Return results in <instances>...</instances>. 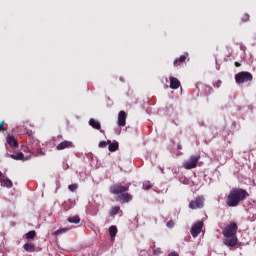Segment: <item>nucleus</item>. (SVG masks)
I'll return each instance as SVG.
<instances>
[{
  "instance_id": "f257e3e1",
  "label": "nucleus",
  "mask_w": 256,
  "mask_h": 256,
  "mask_svg": "<svg viewBox=\"0 0 256 256\" xmlns=\"http://www.w3.org/2000/svg\"><path fill=\"white\" fill-rule=\"evenodd\" d=\"M249 197V192L243 188H232L226 197L228 207H238V205Z\"/></svg>"
},
{
  "instance_id": "f03ea898",
  "label": "nucleus",
  "mask_w": 256,
  "mask_h": 256,
  "mask_svg": "<svg viewBox=\"0 0 256 256\" xmlns=\"http://www.w3.org/2000/svg\"><path fill=\"white\" fill-rule=\"evenodd\" d=\"M237 229L239 227L235 222H231L223 229L222 234L226 238L224 239V245L227 247H235L237 245Z\"/></svg>"
},
{
  "instance_id": "7ed1b4c3",
  "label": "nucleus",
  "mask_w": 256,
  "mask_h": 256,
  "mask_svg": "<svg viewBox=\"0 0 256 256\" xmlns=\"http://www.w3.org/2000/svg\"><path fill=\"white\" fill-rule=\"evenodd\" d=\"M130 187L131 184H126L123 186L121 183H117L110 186V193H112V195H123L124 193H127V191H129Z\"/></svg>"
},
{
  "instance_id": "20e7f679",
  "label": "nucleus",
  "mask_w": 256,
  "mask_h": 256,
  "mask_svg": "<svg viewBox=\"0 0 256 256\" xmlns=\"http://www.w3.org/2000/svg\"><path fill=\"white\" fill-rule=\"evenodd\" d=\"M235 81L238 84L241 83H250V81H253V74L250 72L242 71L235 75Z\"/></svg>"
},
{
  "instance_id": "39448f33",
  "label": "nucleus",
  "mask_w": 256,
  "mask_h": 256,
  "mask_svg": "<svg viewBox=\"0 0 256 256\" xmlns=\"http://www.w3.org/2000/svg\"><path fill=\"white\" fill-rule=\"evenodd\" d=\"M200 159H201L200 154L190 156V158L183 163V168L187 170L195 169Z\"/></svg>"
},
{
  "instance_id": "423d86ee",
  "label": "nucleus",
  "mask_w": 256,
  "mask_h": 256,
  "mask_svg": "<svg viewBox=\"0 0 256 256\" xmlns=\"http://www.w3.org/2000/svg\"><path fill=\"white\" fill-rule=\"evenodd\" d=\"M205 205V197L197 196L194 200H191L189 203V209H203Z\"/></svg>"
},
{
  "instance_id": "0eeeda50",
  "label": "nucleus",
  "mask_w": 256,
  "mask_h": 256,
  "mask_svg": "<svg viewBox=\"0 0 256 256\" xmlns=\"http://www.w3.org/2000/svg\"><path fill=\"white\" fill-rule=\"evenodd\" d=\"M202 229H203V222L202 221H198V222L194 223L192 225L191 230H190V233H191L192 237H194V238L199 237Z\"/></svg>"
},
{
  "instance_id": "6e6552de",
  "label": "nucleus",
  "mask_w": 256,
  "mask_h": 256,
  "mask_svg": "<svg viewBox=\"0 0 256 256\" xmlns=\"http://www.w3.org/2000/svg\"><path fill=\"white\" fill-rule=\"evenodd\" d=\"M6 157H10V159H14V161H27V159H29V157L25 158L23 152H16L14 154L6 153Z\"/></svg>"
},
{
  "instance_id": "1a4fd4ad",
  "label": "nucleus",
  "mask_w": 256,
  "mask_h": 256,
  "mask_svg": "<svg viewBox=\"0 0 256 256\" xmlns=\"http://www.w3.org/2000/svg\"><path fill=\"white\" fill-rule=\"evenodd\" d=\"M75 145L69 140H64L56 146L57 151H63V149H73Z\"/></svg>"
},
{
  "instance_id": "9d476101",
  "label": "nucleus",
  "mask_w": 256,
  "mask_h": 256,
  "mask_svg": "<svg viewBox=\"0 0 256 256\" xmlns=\"http://www.w3.org/2000/svg\"><path fill=\"white\" fill-rule=\"evenodd\" d=\"M187 59H189V53H184L183 55H181L179 58H176L174 60V67H179L181 65H183V63H185L187 61Z\"/></svg>"
},
{
  "instance_id": "9b49d317",
  "label": "nucleus",
  "mask_w": 256,
  "mask_h": 256,
  "mask_svg": "<svg viewBox=\"0 0 256 256\" xmlns=\"http://www.w3.org/2000/svg\"><path fill=\"white\" fill-rule=\"evenodd\" d=\"M127 125V113L125 111H120L118 114V126L125 127Z\"/></svg>"
},
{
  "instance_id": "f8f14e48",
  "label": "nucleus",
  "mask_w": 256,
  "mask_h": 256,
  "mask_svg": "<svg viewBox=\"0 0 256 256\" xmlns=\"http://www.w3.org/2000/svg\"><path fill=\"white\" fill-rule=\"evenodd\" d=\"M6 141L12 149H17V147H19V142L15 139V136L11 134L7 136Z\"/></svg>"
},
{
  "instance_id": "ddd939ff",
  "label": "nucleus",
  "mask_w": 256,
  "mask_h": 256,
  "mask_svg": "<svg viewBox=\"0 0 256 256\" xmlns=\"http://www.w3.org/2000/svg\"><path fill=\"white\" fill-rule=\"evenodd\" d=\"M117 201H122V203H129V201H133V195L124 192L122 195L117 197Z\"/></svg>"
},
{
  "instance_id": "4468645a",
  "label": "nucleus",
  "mask_w": 256,
  "mask_h": 256,
  "mask_svg": "<svg viewBox=\"0 0 256 256\" xmlns=\"http://www.w3.org/2000/svg\"><path fill=\"white\" fill-rule=\"evenodd\" d=\"M179 87H181V81L173 76H170V89H179Z\"/></svg>"
},
{
  "instance_id": "2eb2a0df",
  "label": "nucleus",
  "mask_w": 256,
  "mask_h": 256,
  "mask_svg": "<svg viewBox=\"0 0 256 256\" xmlns=\"http://www.w3.org/2000/svg\"><path fill=\"white\" fill-rule=\"evenodd\" d=\"M89 126L98 131L101 130V123L93 118L89 120Z\"/></svg>"
},
{
  "instance_id": "dca6fc26",
  "label": "nucleus",
  "mask_w": 256,
  "mask_h": 256,
  "mask_svg": "<svg viewBox=\"0 0 256 256\" xmlns=\"http://www.w3.org/2000/svg\"><path fill=\"white\" fill-rule=\"evenodd\" d=\"M108 150L113 153L115 151H117V149H119V142H111V140H108Z\"/></svg>"
},
{
  "instance_id": "f3484780",
  "label": "nucleus",
  "mask_w": 256,
  "mask_h": 256,
  "mask_svg": "<svg viewBox=\"0 0 256 256\" xmlns=\"http://www.w3.org/2000/svg\"><path fill=\"white\" fill-rule=\"evenodd\" d=\"M24 249L28 253H35V244L32 243H26L24 244Z\"/></svg>"
},
{
  "instance_id": "a211bd4d",
  "label": "nucleus",
  "mask_w": 256,
  "mask_h": 256,
  "mask_svg": "<svg viewBox=\"0 0 256 256\" xmlns=\"http://www.w3.org/2000/svg\"><path fill=\"white\" fill-rule=\"evenodd\" d=\"M67 221L68 223H74L75 225H77L78 223H81V218L79 216H72L68 217Z\"/></svg>"
},
{
  "instance_id": "6ab92c4d",
  "label": "nucleus",
  "mask_w": 256,
  "mask_h": 256,
  "mask_svg": "<svg viewBox=\"0 0 256 256\" xmlns=\"http://www.w3.org/2000/svg\"><path fill=\"white\" fill-rule=\"evenodd\" d=\"M109 235L111 239L117 236V226H110L109 227Z\"/></svg>"
},
{
  "instance_id": "aec40b11",
  "label": "nucleus",
  "mask_w": 256,
  "mask_h": 256,
  "mask_svg": "<svg viewBox=\"0 0 256 256\" xmlns=\"http://www.w3.org/2000/svg\"><path fill=\"white\" fill-rule=\"evenodd\" d=\"M119 211H121V207L119 206H115L110 210V216L111 217H115V215H117L119 213Z\"/></svg>"
},
{
  "instance_id": "412c9836",
  "label": "nucleus",
  "mask_w": 256,
  "mask_h": 256,
  "mask_svg": "<svg viewBox=\"0 0 256 256\" xmlns=\"http://www.w3.org/2000/svg\"><path fill=\"white\" fill-rule=\"evenodd\" d=\"M0 182H3L5 187H8V189L13 187V182L11 180H9V178H5L4 180L0 179Z\"/></svg>"
},
{
  "instance_id": "4be33fe9",
  "label": "nucleus",
  "mask_w": 256,
  "mask_h": 256,
  "mask_svg": "<svg viewBox=\"0 0 256 256\" xmlns=\"http://www.w3.org/2000/svg\"><path fill=\"white\" fill-rule=\"evenodd\" d=\"M67 231H69V228H60L53 232V235H63V233H67Z\"/></svg>"
},
{
  "instance_id": "5701e85b",
  "label": "nucleus",
  "mask_w": 256,
  "mask_h": 256,
  "mask_svg": "<svg viewBox=\"0 0 256 256\" xmlns=\"http://www.w3.org/2000/svg\"><path fill=\"white\" fill-rule=\"evenodd\" d=\"M36 236L37 232H35V230L26 233V239H35Z\"/></svg>"
},
{
  "instance_id": "b1692460",
  "label": "nucleus",
  "mask_w": 256,
  "mask_h": 256,
  "mask_svg": "<svg viewBox=\"0 0 256 256\" xmlns=\"http://www.w3.org/2000/svg\"><path fill=\"white\" fill-rule=\"evenodd\" d=\"M107 145H109V140H108V141H101V142L99 143V147H100L101 149H105V147H107Z\"/></svg>"
},
{
  "instance_id": "393cba45",
  "label": "nucleus",
  "mask_w": 256,
  "mask_h": 256,
  "mask_svg": "<svg viewBox=\"0 0 256 256\" xmlns=\"http://www.w3.org/2000/svg\"><path fill=\"white\" fill-rule=\"evenodd\" d=\"M242 23H247L249 21V14H243L241 17Z\"/></svg>"
},
{
  "instance_id": "a878e982",
  "label": "nucleus",
  "mask_w": 256,
  "mask_h": 256,
  "mask_svg": "<svg viewBox=\"0 0 256 256\" xmlns=\"http://www.w3.org/2000/svg\"><path fill=\"white\" fill-rule=\"evenodd\" d=\"M77 187V184H71L68 186V189L73 193V191H77Z\"/></svg>"
},
{
  "instance_id": "bb28decb",
  "label": "nucleus",
  "mask_w": 256,
  "mask_h": 256,
  "mask_svg": "<svg viewBox=\"0 0 256 256\" xmlns=\"http://www.w3.org/2000/svg\"><path fill=\"white\" fill-rule=\"evenodd\" d=\"M167 227L169 229H173V227H175V222H173V220H170L167 222Z\"/></svg>"
},
{
  "instance_id": "cd10ccee",
  "label": "nucleus",
  "mask_w": 256,
  "mask_h": 256,
  "mask_svg": "<svg viewBox=\"0 0 256 256\" xmlns=\"http://www.w3.org/2000/svg\"><path fill=\"white\" fill-rule=\"evenodd\" d=\"M152 188H153V185L151 184H143V189H145L146 191H149Z\"/></svg>"
},
{
  "instance_id": "c85d7f7f",
  "label": "nucleus",
  "mask_w": 256,
  "mask_h": 256,
  "mask_svg": "<svg viewBox=\"0 0 256 256\" xmlns=\"http://www.w3.org/2000/svg\"><path fill=\"white\" fill-rule=\"evenodd\" d=\"M5 125V120L0 122V131H7V128L3 127Z\"/></svg>"
},
{
  "instance_id": "c756f323",
  "label": "nucleus",
  "mask_w": 256,
  "mask_h": 256,
  "mask_svg": "<svg viewBox=\"0 0 256 256\" xmlns=\"http://www.w3.org/2000/svg\"><path fill=\"white\" fill-rule=\"evenodd\" d=\"M214 87L216 89H219V87H221V80H218L215 84H214Z\"/></svg>"
},
{
  "instance_id": "7c9ffc66",
  "label": "nucleus",
  "mask_w": 256,
  "mask_h": 256,
  "mask_svg": "<svg viewBox=\"0 0 256 256\" xmlns=\"http://www.w3.org/2000/svg\"><path fill=\"white\" fill-rule=\"evenodd\" d=\"M168 256H179V254L177 252H171Z\"/></svg>"
},
{
  "instance_id": "2f4dec72",
  "label": "nucleus",
  "mask_w": 256,
  "mask_h": 256,
  "mask_svg": "<svg viewBox=\"0 0 256 256\" xmlns=\"http://www.w3.org/2000/svg\"><path fill=\"white\" fill-rule=\"evenodd\" d=\"M177 149H178V151H181V149H183V146H181V144H178Z\"/></svg>"
},
{
  "instance_id": "473e14b6",
  "label": "nucleus",
  "mask_w": 256,
  "mask_h": 256,
  "mask_svg": "<svg viewBox=\"0 0 256 256\" xmlns=\"http://www.w3.org/2000/svg\"><path fill=\"white\" fill-rule=\"evenodd\" d=\"M235 67H241V63L235 62Z\"/></svg>"
},
{
  "instance_id": "72a5a7b5",
  "label": "nucleus",
  "mask_w": 256,
  "mask_h": 256,
  "mask_svg": "<svg viewBox=\"0 0 256 256\" xmlns=\"http://www.w3.org/2000/svg\"><path fill=\"white\" fill-rule=\"evenodd\" d=\"M3 177V172L0 171V179Z\"/></svg>"
}]
</instances>
